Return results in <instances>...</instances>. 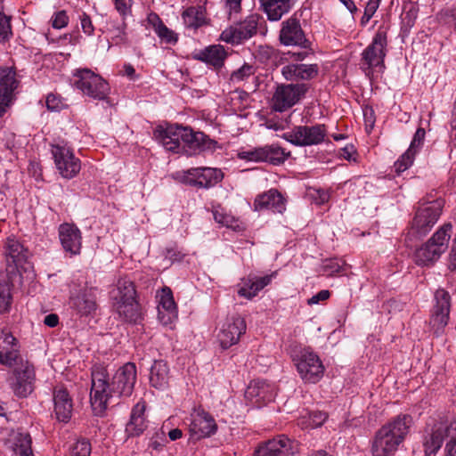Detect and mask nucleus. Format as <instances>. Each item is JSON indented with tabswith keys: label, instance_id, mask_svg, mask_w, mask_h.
<instances>
[{
	"label": "nucleus",
	"instance_id": "obj_36",
	"mask_svg": "<svg viewBox=\"0 0 456 456\" xmlns=\"http://www.w3.org/2000/svg\"><path fill=\"white\" fill-rule=\"evenodd\" d=\"M227 56L224 47L220 45H210L200 51L197 59L211 65L215 68H220Z\"/></svg>",
	"mask_w": 456,
	"mask_h": 456
},
{
	"label": "nucleus",
	"instance_id": "obj_53",
	"mask_svg": "<svg viewBox=\"0 0 456 456\" xmlns=\"http://www.w3.org/2000/svg\"><path fill=\"white\" fill-rule=\"evenodd\" d=\"M322 268L327 275L331 276L341 272L343 264L338 259H330L323 263Z\"/></svg>",
	"mask_w": 456,
	"mask_h": 456
},
{
	"label": "nucleus",
	"instance_id": "obj_64",
	"mask_svg": "<svg viewBox=\"0 0 456 456\" xmlns=\"http://www.w3.org/2000/svg\"><path fill=\"white\" fill-rule=\"evenodd\" d=\"M147 20L149 24L152 26L154 31H156L158 28L164 25L159 15L154 12H151L148 15Z\"/></svg>",
	"mask_w": 456,
	"mask_h": 456
},
{
	"label": "nucleus",
	"instance_id": "obj_4",
	"mask_svg": "<svg viewBox=\"0 0 456 456\" xmlns=\"http://www.w3.org/2000/svg\"><path fill=\"white\" fill-rule=\"evenodd\" d=\"M452 225L450 223L443 224L432 237L413 254V261L419 266L434 265L447 250L452 236Z\"/></svg>",
	"mask_w": 456,
	"mask_h": 456
},
{
	"label": "nucleus",
	"instance_id": "obj_3",
	"mask_svg": "<svg viewBox=\"0 0 456 456\" xmlns=\"http://www.w3.org/2000/svg\"><path fill=\"white\" fill-rule=\"evenodd\" d=\"M387 45V32L379 28L371 43L362 53L360 68L370 81L378 78L385 71Z\"/></svg>",
	"mask_w": 456,
	"mask_h": 456
},
{
	"label": "nucleus",
	"instance_id": "obj_40",
	"mask_svg": "<svg viewBox=\"0 0 456 456\" xmlns=\"http://www.w3.org/2000/svg\"><path fill=\"white\" fill-rule=\"evenodd\" d=\"M135 297V289L134 283L126 278H120L115 288L110 291V298L113 302L128 300Z\"/></svg>",
	"mask_w": 456,
	"mask_h": 456
},
{
	"label": "nucleus",
	"instance_id": "obj_8",
	"mask_svg": "<svg viewBox=\"0 0 456 456\" xmlns=\"http://www.w3.org/2000/svg\"><path fill=\"white\" fill-rule=\"evenodd\" d=\"M444 207L442 200L421 204L413 217L411 232L416 236H425L436 224Z\"/></svg>",
	"mask_w": 456,
	"mask_h": 456
},
{
	"label": "nucleus",
	"instance_id": "obj_11",
	"mask_svg": "<svg viewBox=\"0 0 456 456\" xmlns=\"http://www.w3.org/2000/svg\"><path fill=\"white\" fill-rule=\"evenodd\" d=\"M451 311V296L444 289H439L435 293V305L429 320V325L433 333L441 336L448 324Z\"/></svg>",
	"mask_w": 456,
	"mask_h": 456
},
{
	"label": "nucleus",
	"instance_id": "obj_20",
	"mask_svg": "<svg viewBox=\"0 0 456 456\" xmlns=\"http://www.w3.org/2000/svg\"><path fill=\"white\" fill-rule=\"evenodd\" d=\"M275 395V386L265 380L251 381L245 391L246 399L256 407H262L273 402Z\"/></svg>",
	"mask_w": 456,
	"mask_h": 456
},
{
	"label": "nucleus",
	"instance_id": "obj_26",
	"mask_svg": "<svg viewBox=\"0 0 456 456\" xmlns=\"http://www.w3.org/2000/svg\"><path fill=\"white\" fill-rule=\"evenodd\" d=\"M20 346L16 338L7 330H3L0 334V362L12 366L20 358Z\"/></svg>",
	"mask_w": 456,
	"mask_h": 456
},
{
	"label": "nucleus",
	"instance_id": "obj_37",
	"mask_svg": "<svg viewBox=\"0 0 456 456\" xmlns=\"http://www.w3.org/2000/svg\"><path fill=\"white\" fill-rule=\"evenodd\" d=\"M113 306L118 315L126 322H135L140 318V307L135 297L113 302Z\"/></svg>",
	"mask_w": 456,
	"mask_h": 456
},
{
	"label": "nucleus",
	"instance_id": "obj_43",
	"mask_svg": "<svg viewBox=\"0 0 456 456\" xmlns=\"http://www.w3.org/2000/svg\"><path fill=\"white\" fill-rule=\"evenodd\" d=\"M92 451L90 441L86 437H74L68 447L69 456H89Z\"/></svg>",
	"mask_w": 456,
	"mask_h": 456
},
{
	"label": "nucleus",
	"instance_id": "obj_38",
	"mask_svg": "<svg viewBox=\"0 0 456 456\" xmlns=\"http://www.w3.org/2000/svg\"><path fill=\"white\" fill-rule=\"evenodd\" d=\"M211 212L214 220L220 225L226 228L239 231L241 229V224L238 218L228 212L221 204H212Z\"/></svg>",
	"mask_w": 456,
	"mask_h": 456
},
{
	"label": "nucleus",
	"instance_id": "obj_54",
	"mask_svg": "<svg viewBox=\"0 0 456 456\" xmlns=\"http://www.w3.org/2000/svg\"><path fill=\"white\" fill-rule=\"evenodd\" d=\"M12 34L10 19L4 13L0 12V41L8 39Z\"/></svg>",
	"mask_w": 456,
	"mask_h": 456
},
{
	"label": "nucleus",
	"instance_id": "obj_1",
	"mask_svg": "<svg viewBox=\"0 0 456 456\" xmlns=\"http://www.w3.org/2000/svg\"><path fill=\"white\" fill-rule=\"evenodd\" d=\"M136 378V366L133 362H127L120 367L113 375L111 383L109 381V374L105 367L94 366L90 393V401L94 410L102 413L113 398L131 396Z\"/></svg>",
	"mask_w": 456,
	"mask_h": 456
},
{
	"label": "nucleus",
	"instance_id": "obj_24",
	"mask_svg": "<svg viewBox=\"0 0 456 456\" xmlns=\"http://www.w3.org/2000/svg\"><path fill=\"white\" fill-rule=\"evenodd\" d=\"M267 209L281 214L286 210V200L276 189H271L257 195L254 200L255 211H263Z\"/></svg>",
	"mask_w": 456,
	"mask_h": 456
},
{
	"label": "nucleus",
	"instance_id": "obj_16",
	"mask_svg": "<svg viewBox=\"0 0 456 456\" xmlns=\"http://www.w3.org/2000/svg\"><path fill=\"white\" fill-rule=\"evenodd\" d=\"M297 452V442L282 435L260 444L254 456H295Z\"/></svg>",
	"mask_w": 456,
	"mask_h": 456
},
{
	"label": "nucleus",
	"instance_id": "obj_56",
	"mask_svg": "<svg viewBox=\"0 0 456 456\" xmlns=\"http://www.w3.org/2000/svg\"><path fill=\"white\" fill-rule=\"evenodd\" d=\"M327 419V414L322 411H314L309 415L306 428H315L322 426Z\"/></svg>",
	"mask_w": 456,
	"mask_h": 456
},
{
	"label": "nucleus",
	"instance_id": "obj_44",
	"mask_svg": "<svg viewBox=\"0 0 456 456\" xmlns=\"http://www.w3.org/2000/svg\"><path fill=\"white\" fill-rule=\"evenodd\" d=\"M12 304L11 285L9 281L0 283V313L9 311Z\"/></svg>",
	"mask_w": 456,
	"mask_h": 456
},
{
	"label": "nucleus",
	"instance_id": "obj_50",
	"mask_svg": "<svg viewBox=\"0 0 456 456\" xmlns=\"http://www.w3.org/2000/svg\"><path fill=\"white\" fill-rule=\"evenodd\" d=\"M155 33L158 37L167 44H175L177 42L176 34L169 29L165 24L157 28Z\"/></svg>",
	"mask_w": 456,
	"mask_h": 456
},
{
	"label": "nucleus",
	"instance_id": "obj_18",
	"mask_svg": "<svg viewBox=\"0 0 456 456\" xmlns=\"http://www.w3.org/2000/svg\"><path fill=\"white\" fill-rule=\"evenodd\" d=\"M181 152L191 156L205 151H214L217 142L208 138L201 132H194L189 127L183 126Z\"/></svg>",
	"mask_w": 456,
	"mask_h": 456
},
{
	"label": "nucleus",
	"instance_id": "obj_14",
	"mask_svg": "<svg viewBox=\"0 0 456 456\" xmlns=\"http://www.w3.org/2000/svg\"><path fill=\"white\" fill-rule=\"evenodd\" d=\"M246 330L247 325L243 317L239 314L227 317L216 336L220 346L227 349L237 344Z\"/></svg>",
	"mask_w": 456,
	"mask_h": 456
},
{
	"label": "nucleus",
	"instance_id": "obj_58",
	"mask_svg": "<svg viewBox=\"0 0 456 456\" xmlns=\"http://www.w3.org/2000/svg\"><path fill=\"white\" fill-rule=\"evenodd\" d=\"M114 4L119 14L126 16L131 11L132 0H114Z\"/></svg>",
	"mask_w": 456,
	"mask_h": 456
},
{
	"label": "nucleus",
	"instance_id": "obj_34",
	"mask_svg": "<svg viewBox=\"0 0 456 456\" xmlns=\"http://www.w3.org/2000/svg\"><path fill=\"white\" fill-rule=\"evenodd\" d=\"M170 380V371L167 362L156 360L151 367L150 384L159 390L168 387Z\"/></svg>",
	"mask_w": 456,
	"mask_h": 456
},
{
	"label": "nucleus",
	"instance_id": "obj_5",
	"mask_svg": "<svg viewBox=\"0 0 456 456\" xmlns=\"http://www.w3.org/2000/svg\"><path fill=\"white\" fill-rule=\"evenodd\" d=\"M290 356L300 378L307 383H317L323 376L325 368L310 347L294 346L290 348Z\"/></svg>",
	"mask_w": 456,
	"mask_h": 456
},
{
	"label": "nucleus",
	"instance_id": "obj_6",
	"mask_svg": "<svg viewBox=\"0 0 456 456\" xmlns=\"http://www.w3.org/2000/svg\"><path fill=\"white\" fill-rule=\"evenodd\" d=\"M51 152L55 167L62 178L69 180L79 174L81 161L67 142L61 141L51 144Z\"/></svg>",
	"mask_w": 456,
	"mask_h": 456
},
{
	"label": "nucleus",
	"instance_id": "obj_47",
	"mask_svg": "<svg viewBox=\"0 0 456 456\" xmlns=\"http://www.w3.org/2000/svg\"><path fill=\"white\" fill-rule=\"evenodd\" d=\"M447 437L445 452L448 456H456V420L448 425Z\"/></svg>",
	"mask_w": 456,
	"mask_h": 456
},
{
	"label": "nucleus",
	"instance_id": "obj_51",
	"mask_svg": "<svg viewBox=\"0 0 456 456\" xmlns=\"http://www.w3.org/2000/svg\"><path fill=\"white\" fill-rule=\"evenodd\" d=\"M425 129L422 127H419L417 129L416 133L414 134V136L411 140V142L410 144V147L408 148L409 151H411L415 155L418 153L419 149L422 147L424 140H425Z\"/></svg>",
	"mask_w": 456,
	"mask_h": 456
},
{
	"label": "nucleus",
	"instance_id": "obj_2",
	"mask_svg": "<svg viewBox=\"0 0 456 456\" xmlns=\"http://www.w3.org/2000/svg\"><path fill=\"white\" fill-rule=\"evenodd\" d=\"M413 420L409 414H399L383 425L371 441L372 456H392L410 433Z\"/></svg>",
	"mask_w": 456,
	"mask_h": 456
},
{
	"label": "nucleus",
	"instance_id": "obj_23",
	"mask_svg": "<svg viewBox=\"0 0 456 456\" xmlns=\"http://www.w3.org/2000/svg\"><path fill=\"white\" fill-rule=\"evenodd\" d=\"M158 318L163 325H171L177 319V307L175 303L172 291L169 288H164L157 296Z\"/></svg>",
	"mask_w": 456,
	"mask_h": 456
},
{
	"label": "nucleus",
	"instance_id": "obj_60",
	"mask_svg": "<svg viewBox=\"0 0 456 456\" xmlns=\"http://www.w3.org/2000/svg\"><path fill=\"white\" fill-rule=\"evenodd\" d=\"M62 105L63 103L58 96L51 94L46 97V106L49 110H60Z\"/></svg>",
	"mask_w": 456,
	"mask_h": 456
},
{
	"label": "nucleus",
	"instance_id": "obj_33",
	"mask_svg": "<svg viewBox=\"0 0 456 456\" xmlns=\"http://www.w3.org/2000/svg\"><path fill=\"white\" fill-rule=\"evenodd\" d=\"M296 0H260L263 11L269 20L277 21L288 13Z\"/></svg>",
	"mask_w": 456,
	"mask_h": 456
},
{
	"label": "nucleus",
	"instance_id": "obj_52",
	"mask_svg": "<svg viewBox=\"0 0 456 456\" xmlns=\"http://www.w3.org/2000/svg\"><path fill=\"white\" fill-rule=\"evenodd\" d=\"M51 24L53 28L61 29L69 24V16L63 10L53 13L51 18Z\"/></svg>",
	"mask_w": 456,
	"mask_h": 456
},
{
	"label": "nucleus",
	"instance_id": "obj_12",
	"mask_svg": "<svg viewBox=\"0 0 456 456\" xmlns=\"http://www.w3.org/2000/svg\"><path fill=\"white\" fill-rule=\"evenodd\" d=\"M307 91L305 84L280 85L272 98V107L275 111L283 112L297 104Z\"/></svg>",
	"mask_w": 456,
	"mask_h": 456
},
{
	"label": "nucleus",
	"instance_id": "obj_41",
	"mask_svg": "<svg viewBox=\"0 0 456 456\" xmlns=\"http://www.w3.org/2000/svg\"><path fill=\"white\" fill-rule=\"evenodd\" d=\"M263 149L264 162H269L273 165H281L290 156L289 151H286L278 144L265 145Z\"/></svg>",
	"mask_w": 456,
	"mask_h": 456
},
{
	"label": "nucleus",
	"instance_id": "obj_59",
	"mask_svg": "<svg viewBox=\"0 0 456 456\" xmlns=\"http://www.w3.org/2000/svg\"><path fill=\"white\" fill-rule=\"evenodd\" d=\"M242 0H225V9L231 19L232 14H238L241 10Z\"/></svg>",
	"mask_w": 456,
	"mask_h": 456
},
{
	"label": "nucleus",
	"instance_id": "obj_19",
	"mask_svg": "<svg viewBox=\"0 0 456 456\" xmlns=\"http://www.w3.org/2000/svg\"><path fill=\"white\" fill-rule=\"evenodd\" d=\"M279 38L281 43L286 46L309 47V41L305 37L300 21L294 15L281 22Z\"/></svg>",
	"mask_w": 456,
	"mask_h": 456
},
{
	"label": "nucleus",
	"instance_id": "obj_15",
	"mask_svg": "<svg viewBox=\"0 0 456 456\" xmlns=\"http://www.w3.org/2000/svg\"><path fill=\"white\" fill-rule=\"evenodd\" d=\"M14 381L12 387L14 394L20 397H26L34 389L35 370L28 361L20 358L15 362Z\"/></svg>",
	"mask_w": 456,
	"mask_h": 456
},
{
	"label": "nucleus",
	"instance_id": "obj_27",
	"mask_svg": "<svg viewBox=\"0 0 456 456\" xmlns=\"http://www.w3.org/2000/svg\"><path fill=\"white\" fill-rule=\"evenodd\" d=\"M16 87L15 72L10 68H0V116L5 112Z\"/></svg>",
	"mask_w": 456,
	"mask_h": 456
},
{
	"label": "nucleus",
	"instance_id": "obj_57",
	"mask_svg": "<svg viewBox=\"0 0 456 456\" xmlns=\"http://www.w3.org/2000/svg\"><path fill=\"white\" fill-rule=\"evenodd\" d=\"M79 19L83 32L88 36H92L94 34V28L89 15H87L86 12H83Z\"/></svg>",
	"mask_w": 456,
	"mask_h": 456
},
{
	"label": "nucleus",
	"instance_id": "obj_35",
	"mask_svg": "<svg viewBox=\"0 0 456 456\" xmlns=\"http://www.w3.org/2000/svg\"><path fill=\"white\" fill-rule=\"evenodd\" d=\"M70 306L80 316H87L96 311L97 304L94 296L87 291L70 297Z\"/></svg>",
	"mask_w": 456,
	"mask_h": 456
},
{
	"label": "nucleus",
	"instance_id": "obj_17",
	"mask_svg": "<svg viewBox=\"0 0 456 456\" xmlns=\"http://www.w3.org/2000/svg\"><path fill=\"white\" fill-rule=\"evenodd\" d=\"M217 425L213 416L203 409H194L189 424L190 439L200 440L214 435Z\"/></svg>",
	"mask_w": 456,
	"mask_h": 456
},
{
	"label": "nucleus",
	"instance_id": "obj_25",
	"mask_svg": "<svg viewBox=\"0 0 456 456\" xmlns=\"http://www.w3.org/2000/svg\"><path fill=\"white\" fill-rule=\"evenodd\" d=\"M59 237L63 249L71 256L78 255L81 249V232L74 224H63L59 227Z\"/></svg>",
	"mask_w": 456,
	"mask_h": 456
},
{
	"label": "nucleus",
	"instance_id": "obj_46",
	"mask_svg": "<svg viewBox=\"0 0 456 456\" xmlns=\"http://www.w3.org/2000/svg\"><path fill=\"white\" fill-rule=\"evenodd\" d=\"M146 428L145 418H130L126 425V432L129 436H139Z\"/></svg>",
	"mask_w": 456,
	"mask_h": 456
},
{
	"label": "nucleus",
	"instance_id": "obj_32",
	"mask_svg": "<svg viewBox=\"0 0 456 456\" xmlns=\"http://www.w3.org/2000/svg\"><path fill=\"white\" fill-rule=\"evenodd\" d=\"M5 445L19 456H33L31 438L28 433L12 431L5 440Z\"/></svg>",
	"mask_w": 456,
	"mask_h": 456
},
{
	"label": "nucleus",
	"instance_id": "obj_31",
	"mask_svg": "<svg viewBox=\"0 0 456 456\" xmlns=\"http://www.w3.org/2000/svg\"><path fill=\"white\" fill-rule=\"evenodd\" d=\"M281 74L286 80H309L318 74L316 64H288L281 69Z\"/></svg>",
	"mask_w": 456,
	"mask_h": 456
},
{
	"label": "nucleus",
	"instance_id": "obj_49",
	"mask_svg": "<svg viewBox=\"0 0 456 456\" xmlns=\"http://www.w3.org/2000/svg\"><path fill=\"white\" fill-rule=\"evenodd\" d=\"M254 67L249 64H244L237 70L233 71L231 75L232 82H240L254 74Z\"/></svg>",
	"mask_w": 456,
	"mask_h": 456
},
{
	"label": "nucleus",
	"instance_id": "obj_45",
	"mask_svg": "<svg viewBox=\"0 0 456 456\" xmlns=\"http://www.w3.org/2000/svg\"><path fill=\"white\" fill-rule=\"evenodd\" d=\"M415 154L407 150L395 162V170L397 174H401L408 169L413 163Z\"/></svg>",
	"mask_w": 456,
	"mask_h": 456
},
{
	"label": "nucleus",
	"instance_id": "obj_22",
	"mask_svg": "<svg viewBox=\"0 0 456 456\" xmlns=\"http://www.w3.org/2000/svg\"><path fill=\"white\" fill-rule=\"evenodd\" d=\"M53 412L60 422L69 421L73 411V400L66 388L56 387L53 393Z\"/></svg>",
	"mask_w": 456,
	"mask_h": 456
},
{
	"label": "nucleus",
	"instance_id": "obj_10",
	"mask_svg": "<svg viewBox=\"0 0 456 456\" xmlns=\"http://www.w3.org/2000/svg\"><path fill=\"white\" fill-rule=\"evenodd\" d=\"M328 131L323 124L314 126H297L285 133L282 137L295 146L318 145L327 137Z\"/></svg>",
	"mask_w": 456,
	"mask_h": 456
},
{
	"label": "nucleus",
	"instance_id": "obj_42",
	"mask_svg": "<svg viewBox=\"0 0 456 456\" xmlns=\"http://www.w3.org/2000/svg\"><path fill=\"white\" fill-rule=\"evenodd\" d=\"M126 28V24L124 20H110L108 23L107 33L112 45H119L127 43Z\"/></svg>",
	"mask_w": 456,
	"mask_h": 456
},
{
	"label": "nucleus",
	"instance_id": "obj_21",
	"mask_svg": "<svg viewBox=\"0 0 456 456\" xmlns=\"http://www.w3.org/2000/svg\"><path fill=\"white\" fill-rule=\"evenodd\" d=\"M183 126L178 125H169L166 127L159 126L154 130V138L163 145V147L172 152L179 153L182 148Z\"/></svg>",
	"mask_w": 456,
	"mask_h": 456
},
{
	"label": "nucleus",
	"instance_id": "obj_39",
	"mask_svg": "<svg viewBox=\"0 0 456 456\" xmlns=\"http://www.w3.org/2000/svg\"><path fill=\"white\" fill-rule=\"evenodd\" d=\"M182 18L187 28H198L206 23V12L202 6H191L183 12Z\"/></svg>",
	"mask_w": 456,
	"mask_h": 456
},
{
	"label": "nucleus",
	"instance_id": "obj_55",
	"mask_svg": "<svg viewBox=\"0 0 456 456\" xmlns=\"http://www.w3.org/2000/svg\"><path fill=\"white\" fill-rule=\"evenodd\" d=\"M363 118L365 123V130L367 133H370L375 125V113L371 107L365 106L362 110Z\"/></svg>",
	"mask_w": 456,
	"mask_h": 456
},
{
	"label": "nucleus",
	"instance_id": "obj_63",
	"mask_svg": "<svg viewBox=\"0 0 456 456\" xmlns=\"http://www.w3.org/2000/svg\"><path fill=\"white\" fill-rule=\"evenodd\" d=\"M145 408L144 402L137 403L132 410L130 418H144Z\"/></svg>",
	"mask_w": 456,
	"mask_h": 456
},
{
	"label": "nucleus",
	"instance_id": "obj_48",
	"mask_svg": "<svg viewBox=\"0 0 456 456\" xmlns=\"http://www.w3.org/2000/svg\"><path fill=\"white\" fill-rule=\"evenodd\" d=\"M240 159L253 162H264L263 149L262 147L255 148L248 151H241L238 153Z\"/></svg>",
	"mask_w": 456,
	"mask_h": 456
},
{
	"label": "nucleus",
	"instance_id": "obj_61",
	"mask_svg": "<svg viewBox=\"0 0 456 456\" xmlns=\"http://www.w3.org/2000/svg\"><path fill=\"white\" fill-rule=\"evenodd\" d=\"M330 293L329 290L322 289V290L319 291L317 294H315L314 296H313L312 297H310L307 300V304L310 305L318 304L321 301H324V300L328 299L330 297Z\"/></svg>",
	"mask_w": 456,
	"mask_h": 456
},
{
	"label": "nucleus",
	"instance_id": "obj_9",
	"mask_svg": "<svg viewBox=\"0 0 456 456\" xmlns=\"http://www.w3.org/2000/svg\"><path fill=\"white\" fill-rule=\"evenodd\" d=\"M175 175L184 184L205 189L215 186L224 178L222 170L214 167H192L177 172Z\"/></svg>",
	"mask_w": 456,
	"mask_h": 456
},
{
	"label": "nucleus",
	"instance_id": "obj_29",
	"mask_svg": "<svg viewBox=\"0 0 456 456\" xmlns=\"http://www.w3.org/2000/svg\"><path fill=\"white\" fill-rule=\"evenodd\" d=\"M5 255L8 263L6 270L13 272L27 262L28 252L20 241L9 238L5 243Z\"/></svg>",
	"mask_w": 456,
	"mask_h": 456
},
{
	"label": "nucleus",
	"instance_id": "obj_7",
	"mask_svg": "<svg viewBox=\"0 0 456 456\" xmlns=\"http://www.w3.org/2000/svg\"><path fill=\"white\" fill-rule=\"evenodd\" d=\"M73 84L84 94L97 100L106 99L110 93L109 84L88 69H77Z\"/></svg>",
	"mask_w": 456,
	"mask_h": 456
},
{
	"label": "nucleus",
	"instance_id": "obj_28",
	"mask_svg": "<svg viewBox=\"0 0 456 456\" xmlns=\"http://www.w3.org/2000/svg\"><path fill=\"white\" fill-rule=\"evenodd\" d=\"M448 425L439 423L435 425L430 432L423 437V449L426 456H435L441 448L444 439L447 436Z\"/></svg>",
	"mask_w": 456,
	"mask_h": 456
},
{
	"label": "nucleus",
	"instance_id": "obj_30",
	"mask_svg": "<svg viewBox=\"0 0 456 456\" xmlns=\"http://www.w3.org/2000/svg\"><path fill=\"white\" fill-rule=\"evenodd\" d=\"M275 273L263 277L249 275L242 280L241 285L238 289V295L247 299H252L265 286L270 284Z\"/></svg>",
	"mask_w": 456,
	"mask_h": 456
},
{
	"label": "nucleus",
	"instance_id": "obj_62",
	"mask_svg": "<svg viewBox=\"0 0 456 456\" xmlns=\"http://www.w3.org/2000/svg\"><path fill=\"white\" fill-rule=\"evenodd\" d=\"M379 6V0H369L365 6V16H367V20H370V18L374 15L376 11Z\"/></svg>",
	"mask_w": 456,
	"mask_h": 456
},
{
	"label": "nucleus",
	"instance_id": "obj_13",
	"mask_svg": "<svg viewBox=\"0 0 456 456\" xmlns=\"http://www.w3.org/2000/svg\"><path fill=\"white\" fill-rule=\"evenodd\" d=\"M259 16L250 14L240 22L226 28L220 35V39L225 43L238 45L252 37L256 33Z\"/></svg>",
	"mask_w": 456,
	"mask_h": 456
}]
</instances>
